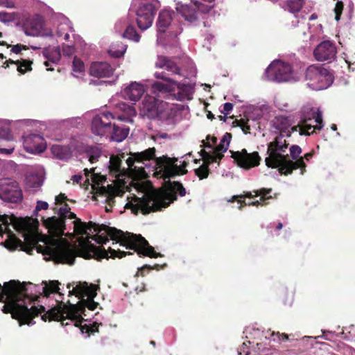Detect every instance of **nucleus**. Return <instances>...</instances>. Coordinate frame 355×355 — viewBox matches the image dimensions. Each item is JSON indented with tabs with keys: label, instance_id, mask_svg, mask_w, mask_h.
Returning a JSON list of instances; mask_svg holds the SVG:
<instances>
[{
	"label": "nucleus",
	"instance_id": "obj_14",
	"mask_svg": "<svg viewBox=\"0 0 355 355\" xmlns=\"http://www.w3.org/2000/svg\"><path fill=\"white\" fill-rule=\"evenodd\" d=\"M0 198L4 201L12 203L20 202L23 195L17 182L10 178L1 180Z\"/></svg>",
	"mask_w": 355,
	"mask_h": 355
},
{
	"label": "nucleus",
	"instance_id": "obj_30",
	"mask_svg": "<svg viewBox=\"0 0 355 355\" xmlns=\"http://www.w3.org/2000/svg\"><path fill=\"white\" fill-rule=\"evenodd\" d=\"M69 32L72 33L73 32V28L71 26V22L69 20L64 17H61V21L59 24L56 35L58 37H61L64 36V40L67 41L69 39Z\"/></svg>",
	"mask_w": 355,
	"mask_h": 355
},
{
	"label": "nucleus",
	"instance_id": "obj_27",
	"mask_svg": "<svg viewBox=\"0 0 355 355\" xmlns=\"http://www.w3.org/2000/svg\"><path fill=\"white\" fill-rule=\"evenodd\" d=\"M271 191H272L271 189L262 188L259 190H254L252 192H246L245 194L244 195L245 197L252 198L254 196H260L261 198H260L259 200L253 201L252 202H249L248 204H247L245 201H242V200H238V203L240 204V206L239 207V208L241 209V207L243 206L247 205H252V206H257L259 205H263L264 201L266 199H269V198H272V196H270L266 198V196L268 195V193H270L271 192Z\"/></svg>",
	"mask_w": 355,
	"mask_h": 355
},
{
	"label": "nucleus",
	"instance_id": "obj_16",
	"mask_svg": "<svg viewBox=\"0 0 355 355\" xmlns=\"http://www.w3.org/2000/svg\"><path fill=\"white\" fill-rule=\"evenodd\" d=\"M162 106H165V102L153 96H146L142 101L139 114L149 119H158Z\"/></svg>",
	"mask_w": 355,
	"mask_h": 355
},
{
	"label": "nucleus",
	"instance_id": "obj_18",
	"mask_svg": "<svg viewBox=\"0 0 355 355\" xmlns=\"http://www.w3.org/2000/svg\"><path fill=\"white\" fill-rule=\"evenodd\" d=\"M232 157L240 167L245 169L258 166L261 159L258 153H248L245 149L233 153Z\"/></svg>",
	"mask_w": 355,
	"mask_h": 355
},
{
	"label": "nucleus",
	"instance_id": "obj_32",
	"mask_svg": "<svg viewBox=\"0 0 355 355\" xmlns=\"http://www.w3.org/2000/svg\"><path fill=\"white\" fill-rule=\"evenodd\" d=\"M139 184H145L150 185V187L153 189H155L153 187V186H152L150 183H148V182H142V181H141V182H139V181H137V182H133V181H132V183H131V182H129V184H131V188H130V196H128L126 197V200H125V202H125V205H124V208H125V209H130V210L132 211V212L133 214H137L138 213H141V214H144L141 211V210H140V209H139V210H138V211H137V212L134 211L132 210V209L131 207H128V205H127L128 202H130V201H132V200H133V197H135V196H136V195H138L139 196H141V195H139V194H138V191H137V190L136 189H137L136 187H137V186Z\"/></svg>",
	"mask_w": 355,
	"mask_h": 355
},
{
	"label": "nucleus",
	"instance_id": "obj_19",
	"mask_svg": "<svg viewBox=\"0 0 355 355\" xmlns=\"http://www.w3.org/2000/svg\"><path fill=\"white\" fill-rule=\"evenodd\" d=\"M23 145L25 150L32 154L41 153L46 148L44 137L37 134L23 137Z\"/></svg>",
	"mask_w": 355,
	"mask_h": 355
},
{
	"label": "nucleus",
	"instance_id": "obj_36",
	"mask_svg": "<svg viewBox=\"0 0 355 355\" xmlns=\"http://www.w3.org/2000/svg\"><path fill=\"white\" fill-rule=\"evenodd\" d=\"M304 4V0H287L282 7L291 12L295 13L300 10Z\"/></svg>",
	"mask_w": 355,
	"mask_h": 355
},
{
	"label": "nucleus",
	"instance_id": "obj_29",
	"mask_svg": "<svg viewBox=\"0 0 355 355\" xmlns=\"http://www.w3.org/2000/svg\"><path fill=\"white\" fill-rule=\"evenodd\" d=\"M174 107L173 105H168L165 102V106H162L158 119L166 125H174Z\"/></svg>",
	"mask_w": 355,
	"mask_h": 355
},
{
	"label": "nucleus",
	"instance_id": "obj_9",
	"mask_svg": "<svg viewBox=\"0 0 355 355\" xmlns=\"http://www.w3.org/2000/svg\"><path fill=\"white\" fill-rule=\"evenodd\" d=\"M305 80L310 89L322 90L328 88L332 84L334 78L327 69L319 64H313L306 70Z\"/></svg>",
	"mask_w": 355,
	"mask_h": 355
},
{
	"label": "nucleus",
	"instance_id": "obj_51",
	"mask_svg": "<svg viewBox=\"0 0 355 355\" xmlns=\"http://www.w3.org/2000/svg\"><path fill=\"white\" fill-rule=\"evenodd\" d=\"M239 355H249L250 352L248 349V345L243 343V345L238 349Z\"/></svg>",
	"mask_w": 355,
	"mask_h": 355
},
{
	"label": "nucleus",
	"instance_id": "obj_52",
	"mask_svg": "<svg viewBox=\"0 0 355 355\" xmlns=\"http://www.w3.org/2000/svg\"><path fill=\"white\" fill-rule=\"evenodd\" d=\"M127 24L124 20H119L115 24V30L117 32H121L123 28H126Z\"/></svg>",
	"mask_w": 355,
	"mask_h": 355
},
{
	"label": "nucleus",
	"instance_id": "obj_13",
	"mask_svg": "<svg viewBox=\"0 0 355 355\" xmlns=\"http://www.w3.org/2000/svg\"><path fill=\"white\" fill-rule=\"evenodd\" d=\"M24 33L31 37H52V31L45 26V21L41 15L26 19L22 26Z\"/></svg>",
	"mask_w": 355,
	"mask_h": 355
},
{
	"label": "nucleus",
	"instance_id": "obj_1",
	"mask_svg": "<svg viewBox=\"0 0 355 355\" xmlns=\"http://www.w3.org/2000/svg\"><path fill=\"white\" fill-rule=\"evenodd\" d=\"M73 223V232L76 235H80L78 239V248L77 254L85 258H95L101 259L109 257L121 258L125 256V252L120 250H116L109 248L108 251L98 247L92 243V241H95L99 244H105L109 241L107 236L120 245L125 246L127 249H133L138 254L150 257H157L161 256L159 253L155 252L154 248L150 246L148 241L141 235H137L130 233H124L116 228L111 227L104 225H96L89 223L87 225L79 218H75Z\"/></svg>",
	"mask_w": 355,
	"mask_h": 355
},
{
	"label": "nucleus",
	"instance_id": "obj_54",
	"mask_svg": "<svg viewBox=\"0 0 355 355\" xmlns=\"http://www.w3.org/2000/svg\"><path fill=\"white\" fill-rule=\"evenodd\" d=\"M22 49H27V47L24 45L17 44L12 46L11 51L14 53L18 54L21 52Z\"/></svg>",
	"mask_w": 355,
	"mask_h": 355
},
{
	"label": "nucleus",
	"instance_id": "obj_39",
	"mask_svg": "<svg viewBox=\"0 0 355 355\" xmlns=\"http://www.w3.org/2000/svg\"><path fill=\"white\" fill-rule=\"evenodd\" d=\"M72 71L73 75L76 78L81 77L85 73V64L80 59L76 57L73 60Z\"/></svg>",
	"mask_w": 355,
	"mask_h": 355
},
{
	"label": "nucleus",
	"instance_id": "obj_58",
	"mask_svg": "<svg viewBox=\"0 0 355 355\" xmlns=\"http://www.w3.org/2000/svg\"><path fill=\"white\" fill-rule=\"evenodd\" d=\"M66 198V197L64 196V194H60L59 196H56L55 197V203L56 204H58V203H61L63 200H64Z\"/></svg>",
	"mask_w": 355,
	"mask_h": 355
},
{
	"label": "nucleus",
	"instance_id": "obj_46",
	"mask_svg": "<svg viewBox=\"0 0 355 355\" xmlns=\"http://www.w3.org/2000/svg\"><path fill=\"white\" fill-rule=\"evenodd\" d=\"M343 10V3L342 1H337L334 8L335 19L338 21Z\"/></svg>",
	"mask_w": 355,
	"mask_h": 355
},
{
	"label": "nucleus",
	"instance_id": "obj_6",
	"mask_svg": "<svg viewBox=\"0 0 355 355\" xmlns=\"http://www.w3.org/2000/svg\"><path fill=\"white\" fill-rule=\"evenodd\" d=\"M137 114L135 108L125 103H120L116 105L114 112H101L96 114L91 124L92 132L98 136H106L111 132V120L116 119L119 121L132 123L133 117Z\"/></svg>",
	"mask_w": 355,
	"mask_h": 355
},
{
	"label": "nucleus",
	"instance_id": "obj_17",
	"mask_svg": "<svg viewBox=\"0 0 355 355\" xmlns=\"http://www.w3.org/2000/svg\"><path fill=\"white\" fill-rule=\"evenodd\" d=\"M336 44L329 40L320 42L313 51L314 58L319 62H331L336 59Z\"/></svg>",
	"mask_w": 355,
	"mask_h": 355
},
{
	"label": "nucleus",
	"instance_id": "obj_2",
	"mask_svg": "<svg viewBox=\"0 0 355 355\" xmlns=\"http://www.w3.org/2000/svg\"><path fill=\"white\" fill-rule=\"evenodd\" d=\"M155 148H149L142 152L132 153L126 160L127 170L121 168V160L116 156H111L109 161V170L110 173L115 177L111 184L104 185L106 178L104 175L94 172V168L84 169L85 182L91 184L94 192L105 198L107 203L105 211H111L112 207L116 204V198H120L128 188L125 178L128 176L133 180L143 179L146 176V173L142 164L144 161L155 158Z\"/></svg>",
	"mask_w": 355,
	"mask_h": 355
},
{
	"label": "nucleus",
	"instance_id": "obj_48",
	"mask_svg": "<svg viewBox=\"0 0 355 355\" xmlns=\"http://www.w3.org/2000/svg\"><path fill=\"white\" fill-rule=\"evenodd\" d=\"M49 208V204L42 200H38L37 202V205L35 207V211H39L41 210H46Z\"/></svg>",
	"mask_w": 355,
	"mask_h": 355
},
{
	"label": "nucleus",
	"instance_id": "obj_63",
	"mask_svg": "<svg viewBox=\"0 0 355 355\" xmlns=\"http://www.w3.org/2000/svg\"><path fill=\"white\" fill-rule=\"evenodd\" d=\"M3 58V55L0 53V60H2Z\"/></svg>",
	"mask_w": 355,
	"mask_h": 355
},
{
	"label": "nucleus",
	"instance_id": "obj_53",
	"mask_svg": "<svg viewBox=\"0 0 355 355\" xmlns=\"http://www.w3.org/2000/svg\"><path fill=\"white\" fill-rule=\"evenodd\" d=\"M152 138L154 141H157L160 139H168L169 138V135L165 132H157L152 136Z\"/></svg>",
	"mask_w": 355,
	"mask_h": 355
},
{
	"label": "nucleus",
	"instance_id": "obj_43",
	"mask_svg": "<svg viewBox=\"0 0 355 355\" xmlns=\"http://www.w3.org/2000/svg\"><path fill=\"white\" fill-rule=\"evenodd\" d=\"M12 62L17 65V70L21 73H24L26 71H29L32 69V61L30 60L21 59L20 61L18 60L16 62Z\"/></svg>",
	"mask_w": 355,
	"mask_h": 355
},
{
	"label": "nucleus",
	"instance_id": "obj_37",
	"mask_svg": "<svg viewBox=\"0 0 355 355\" xmlns=\"http://www.w3.org/2000/svg\"><path fill=\"white\" fill-rule=\"evenodd\" d=\"M127 46L121 42L112 43L109 49V54L114 58L122 56L126 51Z\"/></svg>",
	"mask_w": 355,
	"mask_h": 355
},
{
	"label": "nucleus",
	"instance_id": "obj_41",
	"mask_svg": "<svg viewBox=\"0 0 355 355\" xmlns=\"http://www.w3.org/2000/svg\"><path fill=\"white\" fill-rule=\"evenodd\" d=\"M123 37L138 42L140 40V36L137 33L134 26H127L124 33L121 35Z\"/></svg>",
	"mask_w": 355,
	"mask_h": 355
},
{
	"label": "nucleus",
	"instance_id": "obj_45",
	"mask_svg": "<svg viewBox=\"0 0 355 355\" xmlns=\"http://www.w3.org/2000/svg\"><path fill=\"white\" fill-rule=\"evenodd\" d=\"M290 154L293 159H295V161L297 159V157L300 156V155L302 153V149L299 146L297 145H293L290 148Z\"/></svg>",
	"mask_w": 355,
	"mask_h": 355
},
{
	"label": "nucleus",
	"instance_id": "obj_7",
	"mask_svg": "<svg viewBox=\"0 0 355 355\" xmlns=\"http://www.w3.org/2000/svg\"><path fill=\"white\" fill-rule=\"evenodd\" d=\"M37 225L38 221L31 218H17L13 215H0V235L6 233L8 236L11 238L12 232L9 226L12 225L14 229L24 233L25 239H28V237L36 239Z\"/></svg>",
	"mask_w": 355,
	"mask_h": 355
},
{
	"label": "nucleus",
	"instance_id": "obj_64",
	"mask_svg": "<svg viewBox=\"0 0 355 355\" xmlns=\"http://www.w3.org/2000/svg\"><path fill=\"white\" fill-rule=\"evenodd\" d=\"M181 31H182L180 30V31H179L178 32H176V33H175V36H177L178 34H180V33H181Z\"/></svg>",
	"mask_w": 355,
	"mask_h": 355
},
{
	"label": "nucleus",
	"instance_id": "obj_20",
	"mask_svg": "<svg viewBox=\"0 0 355 355\" xmlns=\"http://www.w3.org/2000/svg\"><path fill=\"white\" fill-rule=\"evenodd\" d=\"M191 153H189L182 158L184 159L183 160H180V165H178V160L177 159H171L170 157H168L167 156H162L160 157H157L155 159V168L157 170H159V171H168L172 168H176L180 166L181 165L183 166V167H186L187 165V162H186V158L187 156H190Z\"/></svg>",
	"mask_w": 355,
	"mask_h": 355
},
{
	"label": "nucleus",
	"instance_id": "obj_34",
	"mask_svg": "<svg viewBox=\"0 0 355 355\" xmlns=\"http://www.w3.org/2000/svg\"><path fill=\"white\" fill-rule=\"evenodd\" d=\"M174 107V117L175 124L182 119H188L189 117V108L184 105L173 104Z\"/></svg>",
	"mask_w": 355,
	"mask_h": 355
},
{
	"label": "nucleus",
	"instance_id": "obj_47",
	"mask_svg": "<svg viewBox=\"0 0 355 355\" xmlns=\"http://www.w3.org/2000/svg\"><path fill=\"white\" fill-rule=\"evenodd\" d=\"M63 54L66 56H71L75 52V48L73 46L65 45L62 46Z\"/></svg>",
	"mask_w": 355,
	"mask_h": 355
},
{
	"label": "nucleus",
	"instance_id": "obj_23",
	"mask_svg": "<svg viewBox=\"0 0 355 355\" xmlns=\"http://www.w3.org/2000/svg\"><path fill=\"white\" fill-rule=\"evenodd\" d=\"M175 12L168 10H162L158 16L157 21V42L162 43V34L164 33L168 26L171 24Z\"/></svg>",
	"mask_w": 355,
	"mask_h": 355
},
{
	"label": "nucleus",
	"instance_id": "obj_25",
	"mask_svg": "<svg viewBox=\"0 0 355 355\" xmlns=\"http://www.w3.org/2000/svg\"><path fill=\"white\" fill-rule=\"evenodd\" d=\"M114 69L105 62H96L91 64L89 74L96 78L110 77L113 74Z\"/></svg>",
	"mask_w": 355,
	"mask_h": 355
},
{
	"label": "nucleus",
	"instance_id": "obj_15",
	"mask_svg": "<svg viewBox=\"0 0 355 355\" xmlns=\"http://www.w3.org/2000/svg\"><path fill=\"white\" fill-rule=\"evenodd\" d=\"M211 6H205L198 1H191V5L176 3L177 11L185 19L186 21L192 23L197 20L199 12H207Z\"/></svg>",
	"mask_w": 355,
	"mask_h": 355
},
{
	"label": "nucleus",
	"instance_id": "obj_28",
	"mask_svg": "<svg viewBox=\"0 0 355 355\" xmlns=\"http://www.w3.org/2000/svg\"><path fill=\"white\" fill-rule=\"evenodd\" d=\"M43 182L44 178L41 171L32 172L26 178V188L30 191L35 192L42 187Z\"/></svg>",
	"mask_w": 355,
	"mask_h": 355
},
{
	"label": "nucleus",
	"instance_id": "obj_42",
	"mask_svg": "<svg viewBox=\"0 0 355 355\" xmlns=\"http://www.w3.org/2000/svg\"><path fill=\"white\" fill-rule=\"evenodd\" d=\"M86 153L89 158V161L91 163H94L96 162L101 156V150L98 146H89L87 148Z\"/></svg>",
	"mask_w": 355,
	"mask_h": 355
},
{
	"label": "nucleus",
	"instance_id": "obj_55",
	"mask_svg": "<svg viewBox=\"0 0 355 355\" xmlns=\"http://www.w3.org/2000/svg\"><path fill=\"white\" fill-rule=\"evenodd\" d=\"M240 126L241 127L243 131L245 132V133H247L248 130H250V126H251V124H250V121L249 119L247 120V121H241V124H240Z\"/></svg>",
	"mask_w": 355,
	"mask_h": 355
},
{
	"label": "nucleus",
	"instance_id": "obj_60",
	"mask_svg": "<svg viewBox=\"0 0 355 355\" xmlns=\"http://www.w3.org/2000/svg\"><path fill=\"white\" fill-rule=\"evenodd\" d=\"M282 226H283L282 223H279L277 226V229L278 230H281L282 228Z\"/></svg>",
	"mask_w": 355,
	"mask_h": 355
},
{
	"label": "nucleus",
	"instance_id": "obj_11",
	"mask_svg": "<svg viewBox=\"0 0 355 355\" xmlns=\"http://www.w3.org/2000/svg\"><path fill=\"white\" fill-rule=\"evenodd\" d=\"M265 76L269 80L278 83L296 82L300 79V76L289 63L280 60L273 61L267 67Z\"/></svg>",
	"mask_w": 355,
	"mask_h": 355
},
{
	"label": "nucleus",
	"instance_id": "obj_62",
	"mask_svg": "<svg viewBox=\"0 0 355 355\" xmlns=\"http://www.w3.org/2000/svg\"><path fill=\"white\" fill-rule=\"evenodd\" d=\"M331 130H336V125L332 124L331 126Z\"/></svg>",
	"mask_w": 355,
	"mask_h": 355
},
{
	"label": "nucleus",
	"instance_id": "obj_24",
	"mask_svg": "<svg viewBox=\"0 0 355 355\" xmlns=\"http://www.w3.org/2000/svg\"><path fill=\"white\" fill-rule=\"evenodd\" d=\"M145 92L144 85L137 82H132L121 92L124 98L131 101H137Z\"/></svg>",
	"mask_w": 355,
	"mask_h": 355
},
{
	"label": "nucleus",
	"instance_id": "obj_3",
	"mask_svg": "<svg viewBox=\"0 0 355 355\" xmlns=\"http://www.w3.org/2000/svg\"><path fill=\"white\" fill-rule=\"evenodd\" d=\"M70 207L64 205L58 209L60 217L52 216L44 220V224L48 230L49 236H43L40 240L43 245H37L38 252L48 255L49 259L56 263L72 265L76 258V252L71 248L70 243L62 237L65 229L64 219L76 218L74 213L70 211Z\"/></svg>",
	"mask_w": 355,
	"mask_h": 355
},
{
	"label": "nucleus",
	"instance_id": "obj_12",
	"mask_svg": "<svg viewBox=\"0 0 355 355\" xmlns=\"http://www.w3.org/2000/svg\"><path fill=\"white\" fill-rule=\"evenodd\" d=\"M231 138V134L226 132L223 136L220 144L217 146L214 147L216 143L217 139L212 137L211 142L208 141L206 144H204L205 147L209 148V150L207 151L205 149L201 150V157H203L209 162H218L223 157V153L227 150Z\"/></svg>",
	"mask_w": 355,
	"mask_h": 355
},
{
	"label": "nucleus",
	"instance_id": "obj_35",
	"mask_svg": "<svg viewBox=\"0 0 355 355\" xmlns=\"http://www.w3.org/2000/svg\"><path fill=\"white\" fill-rule=\"evenodd\" d=\"M53 155L60 159H67L71 157V152L68 146L53 145L51 147Z\"/></svg>",
	"mask_w": 355,
	"mask_h": 355
},
{
	"label": "nucleus",
	"instance_id": "obj_49",
	"mask_svg": "<svg viewBox=\"0 0 355 355\" xmlns=\"http://www.w3.org/2000/svg\"><path fill=\"white\" fill-rule=\"evenodd\" d=\"M15 148V145L12 143L9 145V148H0V154L10 155L14 151Z\"/></svg>",
	"mask_w": 355,
	"mask_h": 355
},
{
	"label": "nucleus",
	"instance_id": "obj_40",
	"mask_svg": "<svg viewBox=\"0 0 355 355\" xmlns=\"http://www.w3.org/2000/svg\"><path fill=\"white\" fill-rule=\"evenodd\" d=\"M204 163L198 168L195 169V173L196 175L200 179L207 178L209 173V164L211 163L212 162H209L207 159H205L203 157H202Z\"/></svg>",
	"mask_w": 355,
	"mask_h": 355
},
{
	"label": "nucleus",
	"instance_id": "obj_57",
	"mask_svg": "<svg viewBox=\"0 0 355 355\" xmlns=\"http://www.w3.org/2000/svg\"><path fill=\"white\" fill-rule=\"evenodd\" d=\"M83 178V177L82 175H74L72 176L71 178V180H73V182L75 183H80V180Z\"/></svg>",
	"mask_w": 355,
	"mask_h": 355
},
{
	"label": "nucleus",
	"instance_id": "obj_22",
	"mask_svg": "<svg viewBox=\"0 0 355 355\" xmlns=\"http://www.w3.org/2000/svg\"><path fill=\"white\" fill-rule=\"evenodd\" d=\"M154 76L157 79H162L164 83L155 81L152 84V87L154 90L161 92H170L173 91V86L175 85V80L169 77L165 71L158 72L154 73Z\"/></svg>",
	"mask_w": 355,
	"mask_h": 355
},
{
	"label": "nucleus",
	"instance_id": "obj_61",
	"mask_svg": "<svg viewBox=\"0 0 355 355\" xmlns=\"http://www.w3.org/2000/svg\"><path fill=\"white\" fill-rule=\"evenodd\" d=\"M316 18V15L315 14H313L311 17H310V20H313V19H315Z\"/></svg>",
	"mask_w": 355,
	"mask_h": 355
},
{
	"label": "nucleus",
	"instance_id": "obj_33",
	"mask_svg": "<svg viewBox=\"0 0 355 355\" xmlns=\"http://www.w3.org/2000/svg\"><path fill=\"white\" fill-rule=\"evenodd\" d=\"M44 56L47 59L46 62H44V65L47 67L48 71H53V68L49 67L50 62L51 63H57L60 58V51L57 49H53L52 51H49V49H44L43 51Z\"/></svg>",
	"mask_w": 355,
	"mask_h": 355
},
{
	"label": "nucleus",
	"instance_id": "obj_31",
	"mask_svg": "<svg viewBox=\"0 0 355 355\" xmlns=\"http://www.w3.org/2000/svg\"><path fill=\"white\" fill-rule=\"evenodd\" d=\"M129 131V128L125 126L119 127L114 125L112 126L111 132L109 134L111 135V138L113 141L121 142L128 137Z\"/></svg>",
	"mask_w": 355,
	"mask_h": 355
},
{
	"label": "nucleus",
	"instance_id": "obj_59",
	"mask_svg": "<svg viewBox=\"0 0 355 355\" xmlns=\"http://www.w3.org/2000/svg\"><path fill=\"white\" fill-rule=\"evenodd\" d=\"M6 248L10 249V250H14L16 247V245L15 243H13L12 245L10 244V242L8 241H6Z\"/></svg>",
	"mask_w": 355,
	"mask_h": 355
},
{
	"label": "nucleus",
	"instance_id": "obj_5",
	"mask_svg": "<svg viewBox=\"0 0 355 355\" xmlns=\"http://www.w3.org/2000/svg\"><path fill=\"white\" fill-rule=\"evenodd\" d=\"M271 126L279 132L280 135L276 137L274 141L268 145V156L265 159L266 166L271 168H279L282 172L288 173L291 171V169L303 165L302 160L293 163L285 159L288 144L284 137H290L292 132L299 131V125H293L289 117L280 115L275 116L271 121Z\"/></svg>",
	"mask_w": 355,
	"mask_h": 355
},
{
	"label": "nucleus",
	"instance_id": "obj_44",
	"mask_svg": "<svg viewBox=\"0 0 355 355\" xmlns=\"http://www.w3.org/2000/svg\"><path fill=\"white\" fill-rule=\"evenodd\" d=\"M0 139L6 141H12L13 137L8 128H0Z\"/></svg>",
	"mask_w": 355,
	"mask_h": 355
},
{
	"label": "nucleus",
	"instance_id": "obj_26",
	"mask_svg": "<svg viewBox=\"0 0 355 355\" xmlns=\"http://www.w3.org/2000/svg\"><path fill=\"white\" fill-rule=\"evenodd\" d=\"M155 67L165 69L168 72V75H180V68L173 60L166 56H157Z\"/></svg>",
	"mask_w": 355,
	"mask_h": 355
},
{
	"label": "nucleus",
	"instance_id": "obj_4",
	"mask_svg": "<svg viewBox=\"0 0 355 355\" xmlns=\"http://www.w3.org/2000/svg\"><path fill=\"white\" fill-rule=\"evenodd\" d=\"M136 188L141 196L136 195L127 205L134 211L137 212L140 209L144 214L166 208L176 200L178 192L180 196L186 194L185 189L179 182L171 183L168 187L164 189H153L150 185L145 184H139Z\"/></svg>",
	"mask_w": 355,
	"mask_h": 355
},
{
	"label": "nucleus",
	"instance_id": "obj_56",
	"mask_svg": "<svg viewBox=\"0 0 355 355\" xmlns=\"http://www.w3.org/2000/svg\"><path fill=\"white\" fill-rule=\"evenodd\" d=\"M233 109V105L231 103H225L223 105V110L222 113L227 115Z\"/></svg>",
	"mask_w": 355,
	"mask_h": 355
},
{
	"label": "nucleus",
	"instance_id": "obj_38",
	"mask_svg": "<svg viewBox=\"0 0 355 355\" xmlns=\"http://www.w3.org/2000/svg\"><path fill=\"white\" fill-rule=\"evenodd\" d=\"M312 155H313L312 153H308L305 154L304 157H301L300 158H299L298 159H297L296 161L294 162V161L288 159V153L286 152V156H285V159L286 161L293 162V163H296L300 160H302V162L304 164L302 166H296V167L291 169V171H289L288 173H283L280 171L279 168H278L279 173L282 174H284V175H288V174H291L293 170L300 168L301 169V174H303L305 171V167H306V164L304 163V159H305L306 160L309 161L312 157Z\"/></svg>",
	"mask_w": 355,
	"mask_h": 355
},
{
	"label": "nucleus",
	"instance_id": "obj_50",
	"mask_svg": "<svg viewBox=\"0 0 355 355\" xmlns=\"http://www.w3.org/2000/svg\"><path fill=\"white\" fill-rule=\"evenodd\" d=\"M272 337L273 340H288V335L286 334H280L279 333H272Z\"/></svg>",
	"mask_w": 355,
	"mask_h": 355
},
{
	"label": "nucleus",
	"instance_id": "obj_8",
	"mask_svg": "<svg viewBox=\"0 0 355 355\" xmlns=\"http://www.w3.org/2000/svg\"><path fill=\"white\" fill-rule=\"evenodd\" d=\"M299 133L300 135H310L315 130H320L323 127L322 115L319 108L305 105L300 112Z\"/></svg>",
	"mask_w": 355,
	"mask_h": 355
},
{
	"label": "nucleus",
	"instance_id": "obj_10",
	"mask_svg": "<svg viewBox=\"0 0 355 355\" xmlns=\"http://www.w3.org/2000/svg\"><path fill=\"white\" fill-rule=\"evenodd\" d=\"M133 6L137 7L135 12L138 27L145 31L152 26L155 10L159 8L158 0H135Z\"/></svg>",
	"mask_w": 355,
	"mask_h": 355
},
{
	"label": "nucleus",
	"instance_id": "obj_21",
	"mask_svg": "<svg viewBox=\"0 0 355 355\" xmlns=\"http://www.w3.org/2000/svg\"><path fill=\"white\" fill-rule=\"evenodd\" d=\"M171 93L178 101H190L193 98L194 87L191 83H181L175 80Z\"/></svg>",
	"mask_w": 355,
	"mask_h": 355
}]
</instances>
